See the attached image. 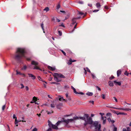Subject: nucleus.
Masks as SVG:
<instances>
[{
	"mask_svg": "<svg viewBox=\"0 0 131 131\" xmlns=\"http://www.w3.org/2000/svg\"><path fill=\"white\" fill-rule=\"evenodd\" d=\"M91 75L93 78H94L95 77V76L93 74L91 73Z\"/></svg>",
	"mask_w": 131,
	"mask_h": 131,
	"instance_id": "57",
	"label": "nucleus"
},
{
	"mask_svg": "<svg viewBox=\"0 0 131 131\" xmlns=\"http://www.w3.org/2000/svg\"><path fill=\"white\" fill-rule=\"evenodd\" d=\"M73 90V92H74L75 93V94H77L78 93V92H77L76 91V89H74Z\"/></svg>",
	"mask_w": 131,
	"mask_h": 131,
	"instance_id": "32",
	"label": "nucleus"
},
{
	"mask_svg": "<svg viewBox=\"0 0 131 131\" xmlns=\"http://www.w3.org/2000/svg\"><path fill=\"white\" fill-rule=\"evenodd\" d=\"M60 26H62L63 27H64L65 26H64V25H63V23H62L61 25H60Z\"/></svg>",
	"mask_w": 131,
	"mask_h": 131,
	"instance_id": "52",
	"label": "nucleus"
},
{
	"mask_svg": "<svg viewBox=\"0 0 131 131\" xmlns=\"http://www.w3.org/2000/svg\"><path fill=\"white\" fill-rule=\"evenodd\" d=\"M74 18L72 19V23L70 26H72L73 25H74L76 23V20L77 19L79 18Z\"/></svg>",
	"mask_w": 131,
	"mask_h": 131,
	"instance_id": "7",
	"label": "nucleus"
},
{
	"mask_svg": "<svg viewBox=\"0 0 131 131\" xmlns=\"http://www.w3.org/2000/svg\"><path fill=\"white\" fill-rule=\"evenodd\" d=\"M53 75L54 77H56L58 78H65L63 75L60 73H54Z\"/></svg>",
	"mask_w": 131,
	"mask_h": 131,
	"instance_id": "5",
	"label": "nucleus"
},
{
	"mask_svg": "<svg viewBox=\"0 0 131 131\" xmlns=\"http://www.w3.org/2000/svg\"><path fill=\"white\" fill-rule=\"evenodd\" d=\"M89 102L92 103L93 104H94V102L93 101H89Z\"/></svg>",
	"mask_w": 131,
	"mask_h": 131,
	"instance_id": "50",
	"label": "nucleus"
},
{
	"mask_svg": "<svg viewBox=\"0 0 131 131\" xmlns=\"http://www.w3.org/2000/svg\"><path fill=\"white\" fill-rule=\"evenodd\" d=\"M34 69H37L40 70V69L37 66H35L34 68Z\"/></svg>",
	"mask_w": 131,
	"mask_h": 131,
	"instance_id": "31",
	"label": "nucleus"
},
{
	"mask_svg": "<svg viewBox=\"0 0 131 131\" xmlns=\"http://www.w3.org/2000/svg\"><path fill=\"white\" fill-rule=\"evenodd\" d=\"M61 51L63 53V54H64V55L65 56H66V54L65 53V52H64L63 50H61Z\"/></svg>",
	"mask_w": 131,
	"mask_h": 131,
	"instance_id": "37",
	"label": "nucleus"
},
{
	"mask_svg": "<svg viewBox=\"0 0 131 131\" xmlns=\"http://www.w3.org/2000/svg\"><path fill=\"white\" fill-rule=\"evenodd\" d=\"M106 117H104L103 116L102 117V118L103 120V123L104 124L106 122Z\"/></svg>",
	"mask_w": 131,
	"mask_h": 131,
	"instance_id": "13",
	"label": "nucleus"
},
{
	"mask_svg": "<svg viewBox=\"0 0 131 131\" xmlns=\"http://www.w3.org/2000/svg\"><path fill=\"white\" fill-rule=\"evenodd\" d=\"M18 87L21 89L23 88L24 87V86L23 84H21L20 85H18Z\"/></svg>",
	"mask_w": 131,
	"mask_h": 131,
	"instance_id": "16",
	"label": "nucleus"
},
{
	"mask_svg": "<svg viewBox=\"0 0 131 131\" xmlns=\"http://www.w3.org/2000/svg\"><path fill=\"white\" fill-rule=\"evenodd\" d=\"M107 116H111V113H108L107 114Z\"/></svg>",
	"mask_w": 131,
	"mask_h": 131,
	"instance_id": "46",
	"label": "nucleus"
},
{
	"mask_svg": "<svg viewBox=\"0 0 131 131\" xmlns=\"http://www.w3.org/2000/svg\"><path fill=\"white\" fill-rule=\"evenodd\" d=\"M48 69L51 71H54L55 69V67H52L49 66H48Z\"/></svg>",
	"mask_w": 131,
	"mask_h": 131,
	"instance_id": "10",
	"label": "nucleus"
},
{
	"mask_svg": "<svg viewBox=\"0 0 131 131\" xmlns=\"http://www.w3.org/2000/svg\"><path fill=\"white\" fill-rule=\"evenodd\" d=\"M59 99V101H64L65 102H67V100H65L64 99H63V97L61 96H58Z\"/></svg>",
	"mask_w": 131,
	"mask_h": 131,
	"instance_id": "8",
	"label": "nucleus"
},
{
	"mask_svg": "<svg viewBox=\"0 0 131 131\" xmlns=\"http://www.w3.org/2000/svg\"><path fill=\"white\" fill-rule=\"evenodd\" d=\"M96 6L97 8H99L101 6V5L99 3H98L96 4Z\"/></svg>",
	"mask_w": 131,
	"mask_h": 131,
	"instance_id": "19",
	"label": "nucleus"
},
{
	"mask_svg": "<svg viewBox=\"0 0 131 131\" xmlns=\"http://www.w3.org/2000/svg\"><path fill=\"white\" fill-rule=\"evenodd\" d=\"M77 94H80L81 95H83L84 94L82 92H80L79 93H78Z\"/></svg>",
	"mask_w": 131,
	"mask_h": 131,
	"instance_id": "55",
	"label": "nucleus"
},
{
	"mask_svg": "<svg viewBox=\"0 0 131 131\" xmlns=\"http://www.w3.org/2000/svg\"><path fill=\"white\" fill-rule=\"evenodd\" d=\"M58 33H59V35L60 36H61L62 35V32L61 31H60L59 30L58 31Z\"/></svg>",
	"mask_w": 131,
	"mask_h": 131,
	"instance_id": "34",
	"label": "nucleus"
},
{
	"mask_svg": "<svg viewBox=\"0 0 131 131\" xmlns=\"http://www.w3.org/2000/svg\"><path fill=\"white\" fill-rule=\"evenodd\" d=\"M25 89H26V90L27 91H28L29 90V88H28V87L27 86H26Z\"/></svg>",
	"mask_w": 131,
	"mask_h": 131,
	"instance_id": "49",
	"label": "nucleus"
},
{
	"mask_svg": "<svg viewBox=\"0 0 131 131\" xmlns=\"http://www.w3.org/2000/svg\"><path fill=\"white\" fill-rule=\"evenodd\" d=\"M117 128L116 127H114L113 129V131H117Z\"/></svg>",
	"mask_w": 131,
	"mask_h": 131,
	"instance_id": "42",
	"label": "nucleus"
},
{
	"mask_svg": "<svg viewBox=\"0 0 131 131\" xmlns=\"http://www.w3.org/2000/svg\"><path fill=\"white\" fill-rule=\"evenodd\" d=\"M99 10L95 9V10H94L93 11V12H97L98 11H99Z\"/></svg>",
	"mask_w": 131,
	"mask_h": 131,
	"instance_id": "45",
	"label": "nucleus"
},
{
	"mask_svg": "<svg viewBox=\"0 0 131 131\" xmlns=\"http://www.w3.org/2000/svg\"><path fill=\"white\" fill-rule=\"evenodd\" d=\"M50 106L54 108V105L53 104H51Z\"/></svg>",
	"mask_w": 131,
	"mask_h": 131,
	"instance_id": "40",
	"label": "nucleus"
},
{
	"mask_svg": "<svg viewBox=\"0 0 131 131\" xmlns=\"http://www.w3.org/2000/svg\"><path fill=\"white\" fill-rule=\"evenodd\" d=\"M49 10V9L48 7H46L43 9L44 11H46V12L48 11Z\"/></svg>",
	"mask_w": 131,
	"mask_h": 131,
	"instance_id": "26",
	"label": "nucleus"
},
{
	"mask_svg": "<svg viewBox=\"0 0 131 131\" xmlns=\"http://www.w3.org/2000/svg\"><path fill=\"white\" fill-rule=\"evenodd\" d=\"M86 94L88 96H92L93 95V93L92 92H88L86 93Z\"/></svg>",
	"mask_w": 131,
	"mask_h": 131,
	"instance_id": "18",
	"label": "nucleus"
},
{
	"mask_svg": "<svg viewBox=\"0 0 131 131\" xmlns=\"http://www.w3.org/2000/svg\"><path fill=\"white\" fill-rule=\"evenodd\" d=\"M100 114L102 116V117L103 116H102L104 114L103 113H100Z\"/></svg>",
	"mask_w": 131,
	"mask_h": 131,
	"instance_id": "59",
	"label": "nucleus"
},
{
	"mask_svg": "<svg viewBox=\"0 0 131 131\" xmlns=\"http://www.w3.org/2000/svg\"><path fill=\"white\" fill-rule=\"evenodd\" d=\"M26 51L25 49L23 48H18L17 49L15 58L18 60H19L22 57L27 59V60H30V58H27L25 56Z\"/></svg>",
	"mask_w": 131,
	"mask_h": 131,
	"instance_id": "2",
	"label": "nucleus"
},
{
	"mask_svg": "<svg viewBox=\"0 0 131 131\" xmlns=\"http://www.w3.org/2000/svg\"><path fill=\"white\" fill-rule=\"evenodd\" d=\"M79 119H82L84 121L85 123L84 124V126L88 124H91L93 122L92 118L89 117V115L87 114H85L83 117H78L77 116H75L73 117V118L64 119L63 121L66 123L65 126L67 127H69L70 126L68 125L69 123L72 122L75 120Z\"/></svg>",
	"mask_w": 131,
	"mask_h": 131,
	"instance_id": "1",
	"label": "nucleus"
},
{
	"mask_svg": "<svg viewBox=\"0 0 131 131\" xmlns=\"http://www.w3.org/2000/svg\"><path fill=\"white\" fill-rule=\"evenodd\" d=\"M31 64L36 66L38 64V63L37 62L33 61L31 62Z\"/></svg>",
	"mask_w": 131,
	"mask_h": 131,
	"instance_id": "15",
	"label": "nucleus"
},
{
	"mask_svg": "<svg viewBox=\"0 0 131 131\" xmlns=\"http://www.w3.org/2000/svg\"><path fill=\"white\" fill-rule=\"evenodd\" d=\"M117 75L118 77L121 73V71L120 70H118L117 71Z\"/></svg>",
	"mask_w": 131,
	"mask_h": 131,
	"instance_id": "17",
	"label": "nucleus"
},
{
	"mask_svg": "<svg viewBox=\"0 0 131 131\" xmlns=\"http://www.w3.org/2000/svg\"><path fill=\"white\" fill-rule=\"evenodd\" d=\"M65 88H69V87L68 85H67L65 86Z\"/></svg>",
	"mask_w": 131,
	"mask_h": 131,
	"instance_id": "63",
	"label": "nucleus"
},
{
	"mask_svg": "<svg viewBox=\"0 0 131 131\" xmlns=\"http://www.w3.org/2000/svg\"><path fill=\"white\" fill-rule=\"evenodd\" d=\"M123 131H127L126 129L125 128H123Z\"/></svg>",
	"mask_w": 131,
	"mask_h": 131,
	"instance_id": "61",
	"label": "nucleus"
},
{
	"mask_svg": "<svg viewBox=\"0 0 131 131\" xmlns=\"http://www.w3.org/2000/svg\"><path fill=\"white\" fill-rule=\"evenodd\" d=\"M85 69L86 70V71H87L88 72H89L90 73L91 72L90 70L88 68L86 67Z\"/></svg>",
	"mask_w": 131,
	"mask_h": 131,
	"instance_id": "35",
	"label": "nucleus"
},
{
	"mask_svg": "<svg viewBox=\"0 0 131 131\" xmlns=\"http://www.w3.org/2000/svg\"><path fill=\"white\" fill-rule=\"evenodd\" d=\"M84 69L85 71H84V73L85 74H86V73H87V72H86V69L84 68Z\"/></svg>",
	"mask_w": 131,
	"mask_h": 131,
	"instance_id": "44",
	"label": "nucleus"
},
{
	"mask_svg": "<svg viewBox=\"0 0 131 131\" xmlns=\"http://www.w3.org/2000/svg\"><path fill=\"white\" fill-rule=\"evenodd\" d=\"M78 13L81 15H82L84 14V13L82 12H79Z\"/></svg>",
	"mask_w": 131,
	"mask_h": 131,
	"instance_id": "36",
	"label": "nucleus"
},
{
	"mask_svg": "<svg viewBox=\"0 0 131 131\" xmlns=\"http://www.w3.org/2000/svg\"><path fill=\"white\" fill-rule=\"evenodd\" d=\"M51 84H57V83L55 82H52L51 83Z\"/></svg>",
	"mask_w": 131,
	"mask_h": 131,
	"instance_id": "60",
	"label": "nucleus"
},
{
	"mask_svg": "<svg viewBox=\"0 0 131 131\" xmlns=\"http://www.w3.org/2000/svg\"><path fill=\"white\" fill-rule=\"evenodd\" d=\"M115 113L117 115H120V112L118 113L117 112H115Z\"/></svg>",
	"mask_w": 131,
	"mask_h": 131,
	"instance_id": "53",
	"label": "nucleus"
},
{
	"mask_svg": "<svg viewBox=\"0 0 131 131\" xmlns=\"http://www.w3.org/2000/svg\"><path fill=\"white\" fill-rule=\"evenodd\" d=\"M47 113L48 114H50L51 113H52L53 112L52 111L50 112H49V111H47Z\"/></svg>",
	"mask_w": 131,
	"mask_h": 131,
	"instance_id": "29",
	"label": "nucleus"
},
{
	"mask_svg": "<svg viewBox=\"0 0 131 131\" xmlns=\"http://www.w3.org/2000/svg\"><path fill=\"white\" fill-rule=\"evenodd\" d=\"M101 96L103 99H105V95L104 94H102L101 95Z\"/></svg>",
	"mask_w": 131,
	"mask_h": 131,
	"instance_id": "30",
	"label": "nucleus"
},
{
	"mask_svg": "<svg viewBox=\"0 0 131 131\" xmlns=\"http://www.w3.org/2000/svg\"><path fill=\"white\" fill-rule=\"evenodd\" d=\"M113 98L115 100V101L116 102H117V100L116 99V97H113Z\"/></svg>",
	"mask_w": 131,
	"mask_h": 131,
	"instance_id": "51",
	"label": "nucleus"
},
{
	"mask_svg": "<svg viewBox=\"0 0 131 131\" xmlns=\"http://www.w3.org/2000/svg\"><path fill=\"white\" fill-rule=\"evenodd\" d=\"M13 118H15V119H17V118L16 117L15 114H14L13 115Z\"/></svg>",
	"mask_w": 131,
	"mask_h": 131,
	"instance_id": "43",
	"label": "nucleus"
},
{
	"mask_svg": "<svg viewBox=\"0 0 131 131\" xmlns=\"http://www.w3.org/2000/svg\"><path fill=\"white\" fill-rule=\"evenodd\" d=\"M88 5L90 7H91L92 6V4H88Z\"/></svg>",
	"mask_w": 131,
	"mask_h": 131,
	"instance_id": "64",
	"label": "nucleus"
},
{
	"mask_svg": "<svg viewBox=\"0 0 131 131\" xmlns=\"http://www.w3.org/2000/svg\"><path fill=\"white\" fill-rule=\"evenodd\" d=\"M38 79L39 80V81H42L43 82H45L46 84L47 83V82H45L44 81H43V80H42V79H41V78H40V77H39V76L38 77Z\"/></svg>",
	"mask_w": 131,
	"mask_h": 131,
	"instance_id": "21",
	"label": "nucleus"
},
{
	"mask_svg": "<svg viewBox=\"0 0 131 131\" xmlns=\"http://www.w3.org/2000/svg\"><path fill=\"white\" fill-rule=\"evenodd\" d=\"M114 82L116 85H118L120 86L121 85V83L120 82H118L116 81H114Z\"/></svg>",
	"mask_w": 131,
	"mask_h": 131,
	"instance_id": "12",
	"label": "nucleus"
},
{
	"mask_svg": "<svg viewBox=\"0 0 131 131\" xmlns=\"http://www.w3.org/2000/svg\"><path fill=\"white\" fill-rule=\"evenodd\" d=\"M51 131V128H48L47 131Z\"/></svg>",
	"mask_w": 131,
	"mask_h": 131,
	"instance_id": "56",
	"label": "nucleus"
},
{
	"mask_svg": "<svg viewBox=\"0 0 131 131\" xmlns=\"http://www.w3.org/2000/svg\"><path fill=\"white\" fill-rule=\"evenodd\" d=\"M130 128L129 127H128L127 128V131H130Z\"/></svg>",
	"mask_w": 131,
	"mask_h": 131,
	"instance_id": "54",
	"label": "nucleus"
},
{
	"mask_svg": "<svg viewBox=\"0 0 131 131\" xmlns=\"http://www.w3.org/2000/svg\"><path fill=\"white\" fill-rule=\"evenodd\" d=\"M27 66L26 65H25L21 68V69L22 70H25L27 69Z\"/></svg>",
	"mask_w": 131,
	"mask_h": 131,
	"instance_id": "25",
	"label": "nucleus"
},
{
	"mask_svg": "<svg viewBox=\"0 0 131 131\" xmlns=\"http://www.w3.org/2000/svg\"><path fill=\"white\" fill-rule=\"evenodd\" d=\"M5 105H4L2 107V109L3 111H4V110L5 109Z\"/></svg>",
	"mask_w": 131,
	"mask_h": 131,
	"instance_id": "38",
	"label": "nucleus"
},
{
	"mask_svg": "<svg viewBox=\"0 0 131 131\" xmlns=\"http://www.w3.org/2000/svg\"><path fill=\"white\" fill-rule=\"evenodd\" d=\"M37 131V129L36 128H34L32 130V131Z\"/></svg>",
	"mask_w": 131,
	"mask_h": 131,
	"instance_id": "58",
	"label": "nucleus"
},
{
	"mask_svg": "<svg viewBox=\"0 0 131 131\" xmlns=\"http://www.w3.org/2000/svg\"><path fill=\"white\" fill-rule=\"evenodd\" d=\"M62 123V121H58L57 122L56 124V125L53 124L51 127L53 129H58V128L57 126H58L59 125L61 124Z\"/></svg>",
	"mask_w": 131,
	"mask_h": 131,
	"instance_id": "4",
	"label": "nucleus"
},
{
	"mask_svg": "<svg viewBox=\"0 0 131 131\" xmlns=\"http://www.w3.org/2000/svg\"><path fill=\"white\" fill-rule=\"evenodd\" d=\"M92 121V124H93V126L95 127L96 131H101V124H99L98 122L97 121H95L93 123V121Z\"/></svg>",
	"mask_w": 131,
	"mask_h": 131,
	"instance_id": "3",
	"label": "nucleus"
},
{
	"mask_svg": "<svg viewBox=\"0 0 131 131\" xmlns=\"http://www.w3.org/2000/svg\"><path fill=\"white\" fill-rule=\"evenodd\" d=\"M60 7V4H58L57 6V8L59 9Z\"/></svg>",
	"mask_w": 131,
	"mask_h": 131,
	"instance_id": "39",
	"label": "nucleus"
},
{
	"mask_svg": "<svg viewBox=\"0 0 131 131\" xmlns=\"http://www.w3.org/2000/svg\"><path fill=\"white\" fill-rule=\"evenodd\" d=\"M107 119L109 122H111L112 123H114L115 122L114 120L111 119L110 117L108 118Z\"/></svg>",
	"mask_w": 131,
	"mask_h": 131,
	"instance_id": "14",
	"label": "nucleus"
},
{
	"mask_svg": "<svg viewBox=\"0 0 131 131\" xmlns=\"http://www.w3.org/2000/svg\"><path fill=\"white\" fill-rule=\"evenodd\" d=\"M54 80L57 82H59L61 81V80L59 79L58 78L56 77H54Z\"/></svg>",
	"mask_w": 131,
	"mask_h": 131,
	"instance_id": "11",
	"label": "nucleus"
},
{
	"mask_svg": "<svg viewBox=\"0 0 131 131\" xmlns=\"http://www.w3.org/2000/svg\"><path fill=\"white\" fill-rule=\"evenodd\" d=\"M112 108V107H111ZM112 108L114 109H115L116 110H121L126 111H129V110H131V109L129 108H116L115 107H113Z\"/></svg>",
	"mask_w": 131,
	"mask_h": 131,
	"instance_id": "6",
	"label": "nucleus"
},
{
	"mask_svg": "<svg viewBox=\"0 0 131 131\" xmlns=\"http://www.w3.org/2000/svg\"><path fill=\"white\" fill-rule=\"evenodd\" d=\"M78 3L80 4H83V1H79Z\"/></svg>",
	"mask_w": 131,
	"mask_h": 131,
	"instance_id": "41",
	"label": "nucleus"
},
{
	"mask_svg": "<svg viewBox=\"0 0 131 131\" xmlns=\"http://www.w3.org/2000/svg\"><path fill=\"white\" fill-rule=\"evenodd\" d=\"M37 98L35 96H34L33 98V100L34 101H37Z\"/></svg>",
	"mask_w": 131,
	"mask_h": 131,
	"instance_id": "28",
	"label": "nucleus"
},
{
	"mask_svg": "<svg viewBox=\"0 0 131 131\" xmlns=\"http://www.w3.org/2000/svg\"><path fill=\"white\" fill-rule=\"evenodd\" d=\"M48 126L50 127V128H51V127H52L53 124H52L49 121H48Z\"/></svg>",
	"mask_w": 131,
	"mask_h": 131,
	"instance_id": "22",
	"label": "nucleus"
},
{
	"mask_svg": "<svg viewBox=\"0 0 131 131\" xmlns=\"http://www.w3.org/2000/svg\"><path fill=\"white\" fill-rule=\"evenodd\" d=\"M21 121V120H17V119H15V124H18V123H19V122H20Z\"/></svg>",
	"mask_w": 131,
	"mask_h": 131,
	"instance_id": "23",
	"label": "nucleus"
},
{
	"mask_svg": "<svg viewBox=\"0 0 131 131\" xmlns=\"http://www.w3.org/2000/svg\"><path fill=\"white\" fill-rule=\"evenodd\" d=\"M16 74H20V75H21L22 74V73H21L20 72L18 71L17 70L16 71Z\"/></svg>",
	"mask_w": 131,
	"mask_h": 131,
	"instance_id": "27",
	"label": "nucleus"
},
{
	"mask_svg": "<svg viewBox=\"0 0 131 131\" xmlns=\"http://www.w3.org/2000/svg\"><path fill=\"white\" fill-rule=\"evenodd\" d=\"M41 27L42 30L43 31V32L45 33V31H44V29L43 28V24L42 23L41 25Z\"/></svg>",
	"mask_w": 131,
	"mask_h": 131,
	"instance_id": "33",
	"label": "nucleus"
},
{
	"mask_svg": "<svg viewBox=\"0 0 131 131\" xmlns=\"http://www.w3.org/2000/svg\"><path fill=\"white\" fill-rule=\"evenodd\" d=\"M120 115H125L126 114V113H121L120 112Z\"/></svg>",
	"mask_w": 131,
	"mask_h": 131,
	"instance_id": "47",
	"label": "nucleus"
},
{
	"mask_svg": "<svg viewBox=\"0 0 131 131\" xmlns=\"http://www.w3.org/2000/svg\"><path fill=\"white\" fill-rule=\"evenodd\" d=\"M72 59H70L69 61L68 62L67 64L69 65H70L72 64Z\"/></svg>",
	"mask_w": 131,
	"mask_h": 131,
	"instance_id": "24",
	"label": "nucleus"
},
{
	"mask_svg": "<svg viewBox=\"0 0 131 131\" xmlns=\"http://www.w3.org/2000/svg\"><path fill=\"white\" fill-rule=\"evenodd\" d=\"M28 75L29 77H31L32 79L34 80L35 79V76L33 75L32 74L28 73Z\"/></svg>",
	"mask_w": 131,
	"mask_h": 131,
	"instance_id": "9",
	"label": "nucleus"
},
{
	"mask_svg": "<svg viewBox=\"0 0 131 131\" xmlns=\"http://www.w3.org/2000/svg\"><path fill=\"white\" fill-rule=\"evenodd\" d=\"M56 20H57V21L58 22H60V20L58 19L57 18Z\"/></svg>",
	"mask_w": 131,
	"mask_h": 131,
	"instance_id": "62",
	"label": "nucleus"
},
{
	"mask_svg": "<svg viewBox=\"0 0 131 131\" xmlns=\"http://www.w3.org/2000/svg\"><path fill=\"white\" fill-rule=\"evenodd\" d=\"M108 83L109 84V85L110 86H113V82L110 81Z\"/></svg>",
	"mask_w": 131,
	"mask_h": 131,
	"instance_id": "20",
	"label": "nucleus"
},
{
	"mask_svg": "<svg viewBox=\"0 0 131 131\" xmlns=\"http://www.w3.org/2000/svg\"><path fill=\"white\" fill-rule=\"evenodd\" d=\"M96 88L99 91H101V89L98 86H96Z\"/></svg>",
	"mask_w": 131,
	"mask_h": 131,
	"instance_id": "48",
	"label": "nucleus"
}]
</instances>
